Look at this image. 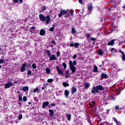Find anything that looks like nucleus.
Returning <instances> with one entry per match:
<instances>
[{
    "instance_id": "1",
    "label": "nucleus",
    "mask_w": 125,
    "mask_h": 125,
    "mask_svg": "<svg viewBox=\"0 0 125 125\" xmlns=\"http://www.w3.org/2000/svg\"><path fill=\"white\" fill-rule=\"evenodd\" d=\"M39 19L40 21H42V22H46V24H49V22H50V15H49L45 17L43 15L41 14L39 15Z\"/></svg>"
},
{
    "instance_id": "2",
    "label": "nucleus",
    "mask_w": 125,
    "mask_h": 125,
    "mask_svg": "<svg viewBox=\"0 0 125 125\" xmlns=\"http://www.w3.org/2000/svg\"><path fill=\"white\" fill-rule=\"evenodd\" d=\"M99 90H104V88L102 85H98L96 86H93L92 89L91 91V93L96 94V93H99Z\"/></svg>"
},
{
    "instance_id": "3",
    "label": "nucleus",
    "mask_w": 125,
    "mask_h": 125,
    "mask_svg": "<svg viewBox=\"0 0 125 125\" xmlns=\"http://www.w3.org/2000/svg\"><path fill=\"white\" fill-rule=\"evenodd\" d=\"M44 51L47 53L48 57H49L50 61L57 60L56 56H55L54 54L51 55V54H50V51L49 49L46 50L45 49Z\"/></svg>"
},
{
    "instance_id": "4",
    "label": "nucleus",
    "mask_w": 125,
    "mask_h": 125,
    "mask_svg": "<svg viewBox=\"0 0 125 125\" xmlns=\"http://www.w3.org/2000/svg\"><path fill=\"white\" fill-rule=\"evenodd\" d=\"M32 65V62H29V63H23L22 64V66L21 68V72L23 73L24 71H26V67L27 68H31V66Z\"/></svg>"
},
{
    "instance_id": "5",
    "label": "nucleus",
    "mask_w": 125,
    "mask_h": 125,
    "mask_svg": "<svg viewBox=\"0 0 125 125\" xmlns=\"http://www.w3.org/2000/svg\"><path fill=\"white\" fill-rule=\"evenodd\" d=\"M69 68L71 71V73H70V75H72V74H75L76 73V70H77V68L74 66L73 64V62L72 61H69Z\"/></svg>"
},
{
    "instance_id": "6",
    "label": "nucleus",
    "mask_w": 125,
    "mask_h": 125,
    "mask_svg": "<svg viewBox=\"0 0 125 125\" xmlns=\"http://www.w3.org/2000/svg\"><path fill=\"white\" fill-rule=\"evenodd\" d=\"M13 85V83L12 82H8L4 85V87L6 89L7 88H9V87H11Z\"/></svg>"
},
{
    "instance_id": "7",
    "label": "nucleus",
    "mask_w": 125,
    "mask_h": 125,
    "mask_svg": "<svg viewBox=\"0 0 125 125\" xmlns=\"http://www.w3.org/2000/svg\"><path fill=\"white\" fill-rule=\"evenodd\" d=\"M68 13L66 10H61L60 13L58 15L59 17H62V15H65Z\"/></svg>"
},
{
    "instance_id": "8",
    "label": "nucleus",
    "mask_w": 125,
    "mask_h": 125,
    "mask_svg": "<svg viewBox=\"0 0 125 125\" xmlns=\"http://www.w3.org/2000/svg\"><path fill=\"white\" fill-rule=\"evenodd\" d=\"M80 45V43L78 42H75L74 44V43H70V47H75V48H78Z\"/></svg>"
},
{
    "instance_id": "9",
    "label": "nucleus",
    "mask_w": 125,
    "mask_h": 125,
    "mask_svg": "<svg viewBox=\"0 0 125 125\" xmlns=\"http://www.w3.org/2000/svg\"><path fill=\"white\" fill-rule=\"evenodd\" d=\"M57 71L59 75H62L63 76H64V72H63V70H61L60 68H59L58 65L57 66Z\"/></svg>"
},
{
    "instance_id": "10",
    "label": "nucleus",
    "mask_w": 125,
    "mask_h": 125,
    "mask_svg": "<svg viewBox=\"0 0 125 125\" xmlns=\"http://www.w3.org/2000/svg\"><path fill=\"white\" fill-rule=\"evenodd\" d=\"M104 67H108L109 66H110V63H109V60H108V59L107 60H104Z\"/></svg>"
},
{
    "instance_id": "11",
    "label": "nucleus",
    "mask_w": 125,
    "mask_h": 125,
    "mask_svg": "<svg viewBox=\"0 0 125 125\" xmlns=\"http://www.w3.org/2000/svg\"><path fill=\"white\" fill-rule=\"evenodd\" d=\"M49 115L50 118H52L54 117V111H53V110L52 109L49 110Z\"/></svg>"
},
{
    "instance_id": "12",
    "label": "nucleus",
    "mask_w": 125,
    "mask_h": 125,
    "mask_svg": "<svg viewBox=\"0 0 125 125\" xmlns=\"http://www.w3.org/2000/svg\"><path fill=\"white\" fill-rule=\"evenodd\" d=\"M48 105H49V102L48 101L43 102L42 105V108L44 109L45 107H47Z\"/></svg>"
},
{
    "instance_id": "13",
    "label": "nucleus",
    "mask_w": 125,
    "mask_h": 125,
    "mask_svg": "<svg viewBox=\"0 0 125 125\" xmlns=\"http://www.w3.org/2000/svg\"><path fill=\"white\" fill-rule=\"evenodd\" d=\"M71 90L72 95H73L74 93H76V92H77V88L75 86H72Z\"/></svg>"
},
{
    "instance_id": "14",
    "label": "nucleus",
    "mask_w": 125,
    "mask_h": 125,
    "mask_svg": "<svg viewBox=\"0 0 125 125\" xmlns=\"http://www.w3.org/2000/svg\"><path fill=\"white\" fill-rule=\"evenodd\" d=\"M87 10L89 12H91V11H92V4L90 3L87 5Z\"/></svg>"
},
{
    "instance_id": "15",
    "label": "nucleus",
    "mask_w": 125,
    "mask_h": 125,
    "mask_svg": "<svg viewBox=\"0 0 125 125\" xmlns=\"http://www.w3.org/2000/svg\"><path fill=\"white\" fill-rule=\"evenodd\" d=\"M64 97H65V98H68V97H69V94H70V92H69V90H64Z\"/></svg>"
},
{
    "instance_id": "16",
    "label": "nucleus",
    "mask_w": 125,
    "mask_h": 125,
    "mask_svg": "<svg viewBox=\"0 0 125 125\" xmlns=\"http://www.w3.org/2000/svg\"><path fill=\"white\" fill-rule=\"evenodd\" d=\"M101 77L102 79H107L108 75L105 74L104 72H102L101 74Z\"/></svg>"
},
{
    "instance_id": "17",
    "label": "nucleus",
    "mask_w": 125,
    "mask_h": 125,
    "mask_svg": "<svg viewBox=\"0 0 125 125\" xmlns=\"http://www.w3.org/2000/svg\"><path fill=\"white\" fill-rule=\"evenodd\" d=\"M21 90H22V91H23V92H26V91H29V86H23Z\"/></svg>"
},
{
    "instance_id": "18",
    "label": "nucleus",
    "mask_w": 125,
    "mask_h": 125,
    "mask_svg": "<svg viewBox=\"0 0 125 125\" xmlns=\"http://www.w3.org/2000/svg\"><path fill=\"white\" fill-rule=\"evenodd\" d=\"M115 41H116L115 39L110 41V42L107 43V45H114L115 44Z\"/></svg>"
},
{
    "instance_id": "19",
    "label": "nucleus",
    "mask_w": 125,
    "mask_h": 125,
    "mask_svg": "<svg viewBox=\"0 0 125 125\" xmlns=\"http://www.w3.org/2000/svg\"><path fill=\"white\" fill-rule=\"evenodd\" d=\"M45 30H44V29H41L40 31V36H44V35H45Z\"/></svg>"
},
{
    "instance_id": "20",
    "label": "nucleus",
    "mask_w": 125,
    "mask_h": 125,
    "mask_svg": "<svg viewBox=\"0 0 125 125\" xmlns=\"http://www.w3.org/2000/svg\"><path fill=\"white\" fill-rule=\"evenodd\" d=\"M93 72H95V73H97V72H98V68L95 65H94Z\"/></svg>"
},
{
    "instance_id": "21",
    "label": "nucleus",
    "mask_w": 125,
    "mask_h": 125,
    "mask_svg": "<svg viewBox=\"0 0 125 125\" xmlns=\"http://www.w3.org/2000/svg\"><path fill=\"white\" fill-rule=\"evenodd\" d=\"M55 106H56V104L53 103L52 104H48L47 107L48 108H52V107H55Z\"/></svg>"
},
{
    "instance_id": "22",
    "label": "nucleus",
    "mask_w": 125,
    "mask_h": 125,
    "mask_svg": "<svg viewBox=\"0 0 125 125\" xmlns=\"http://www.w3.org/2000/svg\"><path fill=\"white\" fill-rule=\"evenodd\" d=\"M66 117H67L68 121H71V114H66Z\"/></svg>"
},
{
    "instance_id": "23",
    "label": "nucleus",
    "mask_w": 125,
    "mask_h": 125,
    "mask_svg": "<svg viewBox=\"0 0 125 125\" xmlns=\"http://www.w3.org/2000/svg\"><path fill=\"white\" fill-rule=\"evenodd\" d=\"M62 85L64 86V87H67L69 86V83H67V82H63L62 83Z\"/></svg>"
},
{
    "instance_id": "24",
    "label": "nucleus",
    "mask_w": 125,
    "mask_h": 125,
    "mask_svg": "<svg viewBox=\"0 0 125 125\" xmlns=\"http://www.w3.org/2000/svg\"><path fill=\"white\" fill-rule=\"evenodd\" d=\"M98 53L99 55H103L104 53L103 52V51H102V50L99 49L98 51Z\"/></svg>"
},
{
    "instance_id": "25",
    "label": "nucleus",
    "mask_w": 125,
    "mask_h": 125,
    "mask_svg": "<svg viewBox=\"0 0 125 125\" xmlns=\"http://www.w3.org/2000/svg\"><path fill=\"white\" fill-rule=\"evenodd\" d=\"M89 86H90V84H89L88 83H85L84 84L85 89H87Z\"/></svg>"
},
{
    "instance_id": "26",
    "label": "nucleus",
    "mask_w": 125,
    "mask_h": 125,
    "mask_svg": "<svg viewBox=\"0 0 125 125\" xmlns=\"http://www.w3.org/2000/svg\"><path fill=\"white\" fill-rule=\"evenodd\" d=\"M116 90L118 93H121V92L123 91V89L121 87H119V88H116Z\"/></svg>"
},
{
    "instance_id": "27",
    "label": "nucleus",
    "mask_w": 125,
    "mask_h": 125,
    "mask_svg": "<svg viewBox=\"0 0 125 125\" xmlns=\"http://www.w3.org/2000/svg\"><path fill=\"white\" fill-rule=\"evenodd\" d=\"M77 33V31L75 29V27H72L71 29V34H75Z\"/></svg>"
},
{
    "instance_id": "28",
    "label": "nucleus",
    "mask_w": 125,
    "mask_h": 125,
    "mask_svg": "<svg viewBox=\"0 0 125 125\" xmlns=\"http://www.w3.org/2000/svg\"><path fill=\"white\" fill-rule=\"evenodd\" d=\"M29 76H32V71L31 70H29L27 71V77H29Z\"/></svg>"
},
{
    "instance_id": "29",
    "label": "nucleus",
    "mask_w": 125,
    "mask_h": 125,
    "mask_svg": "<svg viewBox=\"0 0 125 125\" xmlns=\"http://www.w3.org/2000/svg\"><path fill=\"white\" fill-rule=\"evenodd\" d=\"M54 27H55V25L53 24L52 27L49 29V31H50V32H53L54 31Z\"/></svg>"
},
{
    "instance_id": "30",
    "label": "nucleus",
    "mask_w": 125,
    "mask_h": 125,
    "mask_svg": "<svg viewBox=\"0 0 125 125\" xmlns=\"http://www.w3.org/2000/svg\"><path fill=\"white\" fill-rule=\"evenodd\" d=\"M32 67L33 68V69H37V65L35 63H33L32 65Z\"/></svg>"
},
{
    "instance_id": "31",
    "label": "nucleus",
    "mask_w": 125,
    "mask_h": 125,
    "mask_svg": "<svg viewBox=\"0 0 125 125\" xmlns=\"http://www.w3.org/2000/svg\"><path fill=\"white\" fill-rule=\"evenodd\" d=\"M46 74H50V69H49V68L47 67L46 69Z\"/></svg>"
},
{
    "instance_id": "32",
    "label": "nucleus",
    "mask_w": 125,
    "mask_h": 125,
    "mask_svg": "<svg viewBox=\"0 0 125 125\" xmlns=\"http://www.w3.org/2000/svg\"><path fill=\"white\" fill-rule=\"evenodd\" d=\"M38 91V92H40L39 90V88L38 87H37L35 89H34L33 92L34 93H36V92Z\"/></svg>"
},
{
    "instance_id": "33",
    "label": "nucleus",
    "mask_w": 125,
    "mask_h": 125,
    "mask_svg": "<svg viewBox=\"0 0 125 125\" xmlns=\"http://www.w3.org/2000/svg\"><path fill=\"white\" fill-rule=\"evenodd\" d=\"M62 65L63 67V69H66L67 68V64H66V62L62 63Z\"/></svg>"
},
{
    "instance_id": "34",
    "label": "nucleus",
    "mask_w": 125,
    "mask_h": 125,
    "mask_svg": "<svg viewBox=\"0 0 125 125\" xmlns=\"http://www.w3.org/2000/svg\"><path fill=\"white\" fill-rule=\"evenodd\" d=\"M46 10V6H43V8H42V10L40 11V12H42V11H44Z\"/></svg>"
},
{
    "instance_id": "35",
    "label": "nucleus",
    "mask_w": 125,
    "mask_h": 125,
    "mask_svg": "<svg viewBox=\"0 0 125 125\" xmlns=\"http://www.w3.org/2000/svg\"><path fill=\"white\" fill-rule=\"evenodd\" d=\"M18 96H19V99H18L19 101H22V96H21V95H20V94H19Z\"/></svg>"
},
{
    "instance_id": "36",
    "label": "nucleus",
    "mask_w": 125,
    "mask_h": 125,
    "mask_svg": "<svg viewBox=\"0 0 125 125\" xmlns=\"http://www.w3.org/2000/svg\"><path fill=\"white\" fill-rule=\"evenodd\" d=\"M22 100L24 102H26V101H27V97L26 96H24L22 98Z\"/></svg>"
},
{
    "instance_id": "37",
    "label": "nucleus",
    "mask_w": 125,
    "mask_h": 125,
    "mask_svg": "<svg viewBox=\"0 0 125 125\" xmlns=\"http://www.w3.org/2000/svg\"><path fill=\"white\" fill-rule=\"evenodd\" d=\"M111 53H115L116 52V49L115 48H112L111 49Z\"/></svg>"
},
{
    "instance_id": "38",
    "label": "nucleus",
    "mask_w": 125,
    "mask_h": 125,
    "mask_svg": "<svg viewBox=\"0 0 125 125\" xmlns=\"http://www.w3.org/2000/svg\"><path fill=\"white\" fill-rule=\"evenodd\" d=\"M4 62H5V60L1 59H0V64H2L3 63H4Z\"/></svg>"
},
{
    "instance_id": "39",
    "label": "nucleus",
    "mask_w": 125,
    "mask_h": 125,
    "mask_svg": "<svg viewBox=\"0 0 125 125\" xmlns=\"http://www.w3.org/2000/svg\"><path fill=\"white\" fill-rule=\"evenodd\" d=\"M23 118V116H22V114H20L18 116L19 120H22V118Z\"/></svg>"
},
{
    "instance_id": "40",
    "label": "nucleus",
    "mask_w": 125,
    "mask_h": 125,
    "mask_svg": "<svg viewBox=\"0 0 125 125\" xmlns=\"http://www.w3.org/2000/svg\"><path fill=\"white\" fill-rule=\"evenodd\" d=\"M48 85V83H44L43 85V86L45 88H46L47 87V86Z\"/></svg>"
},
{
    "instance_id": "41",
    "label": "nucleus",
    "mask_w": 125,
    "mask_h": 125,
    "mask_svg": "<svg viewBox=\"0 0 125 125\" xmlns=\"http://www.w3.org/2000/svg\"><path fill=\"white\" fill-rule=\"evenodd\" d=\"M90 40L91 41H93V42H95L96 41H97V39L96 38H90Z\"/></svg>"
},
{
    "instance_id": "42",
    "label": "nucleus",
    "mask_w": 125,
    "mask_h": 125,
    "mask_svg": "<svg viewBox=\"0 0 125 125\" xmlns=\"http://www.w3.org/2000/svg\"><path fill=\"white\" fill-rule=\"evenodd\" d=\"M47 82L48 83H53V79H49L47 80Z\"/></svg>"
},
{
    "instance_id": "43",
    "label": "nucleus",
    "mask_w": 125,
    "mask_h": 125,
    "mask_svg": "<svg viewBox=\"0 0 125 125\" xmlns=\"http://www.w3.org/2000/svg\"><path fill=\"white\" fill-rule=\"evenodd\" d=\"M112 120H113V121H114V122H115L116 124H117V123L119 122V121H118V120H117V119H116V118H115V117H113L112 118Z\"/></svg>"
},
{
    "instance_id": "44",
    "label": "nucleus",
    "mask_w": 125,
    "mask_h": 125,
    "mask_svg": "<svg viewBox=\"0 0 125 125\" xmlns=\"http://www.w3.org/2000/svg\"><path fill=\"white\" fill-rule=\"evenodd\" d=\"M73 66H76L77 65V61H74L72 62Z\"/></svg>"
},
{
    "instance_id": "45",
    "label": "nucleus",
    "mask_w": 125,
    "mask_h": 125,
    "mask_svg": "<svg viewBox=\"0 0 125 125\" xmlns=\"http://www.w3.org/2000/svg\"><path fill=\"white\" fill-rule=\"evenodd\" d=\"M59 56H60V52L58 51L57 52V57H59Z\"/></svg>"
},
{
    "instance_id": "46",
    "label": "nucleus",
    "mask_w": 125,
    "mask_h": 125,
    "mask_svg": "<svg viewBox=\"0 0 125 125\" xmlns=\"http://www.w3.org/2000/svg\"><path fill=\"white\" fill-rule=\"evenodd\" d=\"M122 60L123 61H125V54L122 55Z\"/></svg>"
},
{
    "instance_id": "47",
    "label": "nucleus",
    "mask_w": 125,
    "mask_h": 125,
    "mask_svg": "<svg viewBox=\"0 0 125 125\" xmlns=\"http://www.w3.org/2000/svg\"><path fill=\"white\" fill-rule=\"evenodd\" d=\"M86 39H88L89 38H90V34L89 33H88L86 35Z\"/></svg>"
},
{
    "instance_id": "48",
    "label": "nucleus",
    "mask_w": 125,
    "mask_h": 125,
    "mask_svg": "<svg viewBox=\"0 0 125 125\" xmlns=\"http://www.w3.org/2000/svg\"><path fill=\"white\" fill-rule=\"evenodd\" d=\"M51 43L54 44V45H56V42L54 40L51 41Z\"/></svg>"
},
{
    "instance_id": "49",
    "label": "nucleus",
    "mask_w": 125,
    "mask_h": 125,
    "mask_svg": "<svg viewBox=\"0 0 125 125\" xmlns=\"http://www.w3.org/2000/svg\"><path fill=\"white\" fill-rule=\"evenodd\" d=\"M18 104H19V106L20 107H21H21H22V104H21V102H19V101H18Z\"/></svg>"
},
{
    "instance_id": "50",
    "label": "nucleus",
    "mask_w": 125,
    "mask_h": 125,
    "mask_svg": "<svg viewBox=\"0 0 125 125\" xmlns=\"http://www.w3.org/2000/svg\"><path fill=\"white\" fill-rule=\"evenodd\" d=\"M31 30H32V31H35V30H36V27H35V26H32V27H31Z\"/></svg>"
},
{
    "instance_id": "51",
    "label": "nucleus",
    "mask_w": 125,
    "mask_h": 125,
    "mask_svg": "<svg viewBox=\"0 0 125 125\" xmlns=\"http://www.w3.org/2000/svg\"><path fill=\"white\" fill-rule=\"evenodd\" d=\"M119 52H120V53H122V55H123V54H125V52H123V51H122V50H119Z\"/></svg>"
},
{
    "instance_id": "52",
    "label": "nucleus",
    "mask_w": 125,
    "mask_h": 125,
    "mask_svg": "<svg viewBox=\"0 0 125 125\" xmlns=\"http://www.w3.org/2000/svg\"><path fill=\"white\" fill-rule=\"evenodd\" d=\"M89 106H90L91 108H93L94 107V106H93V104H91V103H89Z\"/></svg>"
},
{
    "instance_id": "53",
    "label": "nucleus",
    "mask_w": 125,
    "mask_h": 125,
    "mask_svg": "<svg viewBox=\"0 0 125 125\" xmlns=\"http://www.w3.org/2000/svg\"><path fill=\"white\" fill-rule=\"evenodd\" d=\"M77 54H75L73 56V59H76L77 58Z\"/></svg>"
},
{
    "instance_id": "54",
    "label": "nucleus",
    "mask_w": 125,
    "mask_h": 125,
    "mask_svg": "<svg viewBox=\"0 0 125 125\" xmlns=\"http://www.w3.org/2000/svg\"><path fill=\"white\" fill-rule=\"evenodd\" d=\"M66 15L65 16V17L66 18H68V17H69L70 16V14L69 13H67V14H66Z\"/></svg>"
},
{
    "instance_id": "55",
    "label": "nucleus",
    "mask_w": 125,
    "mask_h": 125,
    "mask_svg": "<svg viewBox=\"0 0 125 125\" xmlns=\"http://www.w3.org/2000/svg\"><path fill=\"white\" fill-rule=\"evenodd\" d=\"M115 110H119V106H118V105L115 106Z\"/></svg>"
},
{
    "instance_id": "56",
    "label": "nucleus",
    "mask_w": 125,
    "mask_h": 125,
    "mask_svg": "<svg viewBox=\"0 0 125 125\" xmlns=\"http://www.w3.org/2000/svg\"><path fill=\"white\" fill-rule=\"evenodd\" d=\"M0 54H2V55H4L5 54V53H4V51H2L0 53Z\"/></svg>"
},
{
    "instance_id": "57",
    "label": "nucleus",
    "mask_w": 125,
    "mask_h": 125,
    "mask_svg": "<svg viewBox=\"0 0 125 125\" xmlns=\"http://www.w3.org/2000/svg\"><path fill=\"white\" fill-rule=\"evenodd\" d=\"M91 103H92L93 106H95V102L94 101H92Z\"/></svg>"
},
{
    "instance_id": "58",
    "label": "nucleus",
    "mask_w": 125,
    "mask_h": 125,
    "mask_svg": "<svg viewBox=\"0 0 125 125\" xmlns=\"http://www.w3.org/2000/svg\"><path fill=\"white\" fill-rule=\"evenodd\" d=\"M65 75H69V70H66L65 72Z\"/></svg>"
},
{
    "instance_id": "59",
    "label": "nucleus",
    "mask_w": 125,
    "mask_h": 125,
    "mask_svg": "<svg viewBox=\"0 0 125 125\" xmlns=\"http://www.w3.org/2000/svg\"><path fill=\"white\" fill-rule=\"evenodd\" d=\"M79 3H81V4H82L83 3V0H78Z\"/></svg>"
},
{
    "instance_id": "60",
    "label": "nucleus",
    "mask_w": 125,
    "mask_h": 125,
    "mask_svg": "<svg viewBox=\"0 0 125 125\" xmlns=\"http://www.w3.org/2000/svg\"><path fill=\"white\" fill-rule=\"evenodd\" d=\"M34 99L35 101H38V97H35Z\"/></svg>"
},
{
    "instance_id": "61",
    "label": "nucleus",
    "mask_w": 125,
    "mask_h": 125,
    "mask_svg": "<svg viewBox=\"0 0 125 125\" xmlns=\"http://www.w3.org/2000/svg\"><path fill=\"white\" fill-rule=\"evenodd\" d=\"M103 65H104V61H103V63L102 65H100L99 66L100 67H102V66H103Z\"/></svg>"
},
{
    "instance_id": "62",
    "label": "nucleus",
    "mask_w": 125,
    "mask_h": 125,
    "mask_svg": "<svg viewBox=\"0 0 125 125\" xmlns=\"http://www.w3.org/2000/svg\"><path fill=\"white\" fill-rule=\"evenodd\" d=\"M116 125H121V124H120V121H119L118 122L116 123Z\"/></svg>"
},
{
    "instance_id": "63",
    "label": "nucleus",
    "mask_w": 125,
    "mask_h": 125,
    "mask_svg": "<svg viewBox=\"0 0 125 125\" xmlns=\"http://www.w3.org/2000/svg\"><path fill=\"white\" fill-rule=\"evenodd\" d=\"M42 90H45V88L44 86H43V87L42 88Z\"/></svg>"
},
{
    "instance_id": "64",
    "label": "nucleus",
    "mask_w": 125,
    "mask_h": 125,
    "mask_svg": "<svg viewBox=\"0 0 125 125\" xmlns=\"http://www.w3.org/2000/svg\"><path fill=\"white\" fill-rule=\"evenodd\" d=\"M14 2H18V0H14Z\"/></svg>"
}]
</instances>
